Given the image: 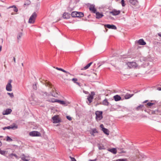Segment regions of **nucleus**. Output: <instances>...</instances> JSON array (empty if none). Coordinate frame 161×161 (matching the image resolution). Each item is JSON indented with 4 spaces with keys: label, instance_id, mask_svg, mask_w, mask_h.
Instances as JSON below:
<instances>
[{
    "label": "nucleus",
    "instance_id": "423d86ee",
    "mask_svg": "<svg viewBox=\"0 0 161 161\" xmlns=\"http://www.w3.org/2000/svg\"><path fill=\"white\" fill-rule=\"evenodd\" d=\"M94 95V92H91V94H90L88 97L87 99H88L89 103H90L92 102V100L93 98V96Z\"/></svg>",
    "mask_w": 161,
    "mask_h": 161
},
{
    "label": "nucleus",
    "instance_id": "e433bc0d",
    "mask_svg": "<svg viewBox=\"0 0 161 161\" xmlns=\"http://www.w3.org/2000/svg\"><path fill=\"white\" fill-rule=\"evenodd\" d=\"M33 88L35 90H36L37 89L36 83L35 84L33 85Z\"/></svg>",
    "mask_w": 161,
    "mask_h": 161
},
{
    "label": "nucleus",
    "instance_id": "412c9836",
    "mask_svg": "<svg viewBox=\"0 0 161 161\" xmlns=\"http://www.w3.org/2000/svg\"><path fill=\"white\" fill-rule=\"evenodd\" d=\"M102 131L103 132L107 135H108L109 134V131L108 129H106L105 128H103V129H102Z\"/></svg>",
    "mask_w": 161,
    "mask_h": 161
},
{
    "label": "nucleus",
    "instance_id": "9b49d317",
    "mask_svg": "<svg viewBox=\"0 0 161 161\" xmlns=\"http://www.w3.org/2000/svg\"><path fill=\"white\" fill-rule=\"evenodd\" d=\"M21 158L23 161H28L30 160V157L29 156H25L24 154L21 155Z\"/></svg>",
    "mask_w": 161,
    "mask_h": 161
},
{
    "label": "nucleus",
    "instance_id": "0e129e2a",
    "mask_svg": "<svg viewBox=\"0 0 161 161\" xmlns=\"http://www.w3.org/2000/svg\"><path fill=\"white\" fill-rule=\"evenodd\" d=\"M1 16V14H0V17Z\"/></svg>",
    "mask_w": 161,
    "mask_h": 161
},
{
    "label": "nucleus",
    "instance_id": "680f3d73",
    "mask_svg": "<svg viewBox=\"0 0 161 161\" xmlns=\"http://www.w3.org/2000/svg\"><path fill=\"white\" fill-rule=\"evenodd\" d=\"M77 84L79 85V82H76V83Z\"/></svg>",
    "mask_w": 161,
    "mask_h": 161
},
{
    "label": "nucleus",
    "instance_id": "473e14b6",
    "mask_svg": "<svg viewBox=\"0 0 161 161\" xmlns=\"http://www.w3.org/2000/svg\"><path fill=\"white\" fill-rule=\"evenodd\" d=\"M14 156L15 157V158L17 159H19V158L18 156L15 154L11 153L9 155V157L11 158L12 157V156Z\"/></svg>",
    "mask_w": 161,
    "mask_h": 161
},
{
    "label": "nucleus",
    "instance_id": "37998d69",
    "mask_svg": "<svg viewBox=\"0 0 161 161\" xmlns=\"http://www.w3.org/2000/svg\"><path fill=\"white\" fill-rule=\"evenodd\" d=\"M158 110H156L154 111H153L152 112V114H158Z\"/></svg>",
    "mask_w": 161,
    "mask_h": 161
},
{
    "label": "nucleus",
    "instance_id": "cd10ccee",
    "mask_svg": "<svg viewBox=\"0 0 161 161\" xmlns=\"http://www.w3.org/2000/svg\"><path fill=\"white\" fill-rule=\"evenodd\" d=\"M14 8V11L15 12H17L18 11V9L15 5H13L11 6H10L8 8Z\"/></svg>",
    "mask_w": 161,
    "mask_h": 161
},
{
    "label": "nucleus",
    "instance_id": "bb28decb",
    "mask_svg": "<svg viewBox=\"0 0 161 161\" xmlns=\"http://www.w3.org/2000/svg\"><path fill=\"white\" fill-rule=\"evenodd\" d=\"M71 15L73 17H77V12H73L71 14Z\"/></svg>",
    "mask_w": 161,
    "mask_h": 161
},
{
    "label": "nucleus",
    "instance_id": "79ce46f5",
    "mask_svg": "<svg viewBox=\"0 0 161 161\" xmlns=\"http://www.w3.org/2000/svg\"><path fill=\"white\" fill-rule=\"evenodd\" d=\"M51 85L52 84L49 82H46L45 83V85L46 86H51Z\"/></svg>",
    "mask_w": 161,
    "mask_h": 161
},
{
    "label": "nucleus",
    "instance_id": "c03bdc74",
    "mask_svg": "<svg viewBox=\"0 0 161 161\" xmlns=\"http://www.w3.org/2000/svg\"><path fill=\"white\" fill-rule=\"evenodd\" d=\"M72 80L75 83H76V81L77 80V79L76 78H74L72 79Z\"/></svg>",
    "mask_w": 161,
    "mask_h": 161
},
{
    "label": "nucleus",
    "instance_id": "f257e3e1",
    "mask_svg": "<svg viewBox=\"0 0 161 161\" xmlns=\"http://www.w3.org/2000/svg\"><path fill=\"white\" fill-rule=\"evenodd\" d=\"M103 112L102 111H97L95 112L96 119L97 121L100 120L103 118Z\"/></svg>",
    "mask_w": 161,
    "mask_h": 161
},
{
    "label": "nucleus",
    "instance_id": "4d7b16f0",
    "mask_svg": "<svg viewBox=\"0 0 161 161\" xmlns=\"http://www.w3.org/2000/svg\"><path fill=\"white\" fill-rule=\"evenodd\" d=\"M158 34L159 36L161 37V33H158Z\"/></svg>",
    "mask_w": 161,
    "mask_h": 161
},
{
    "label": "nucleus",
    "instance_id": "c9c22d12",
    "mask_svg": "<svg viewBox=\"0 0 161 161\" xmlns=\"http://www.w3.org/2000/svg\"><path fill=\"white\" fill-rule=\"evenodd\" d=\"M154 104L153 103L149 102L147 103L146 105L148 107H150L152 106Z\"/></svg>",
    "mask_w": 161,
    "mask_h": 161
},
{
    "label": "nucleus",
    "instance_id": "58836bf2",
    "mask_svg": "<svg viewBox=\"0 0 161 161\" xmlns=\"http://www.w3.org/2000/svg\"><path fill=\"white\" fill-rule=\"evenodd\" d=\"M66 73V75L67 77H69L70 76H72V75L68 71L67 73Z\"/></svg>",
    "mask_w": 161,
    "mask_h": 161
},
{
    "label": "nucleus",
    "instance_id": "09e8293b",
    "mask_svg": "<svg viewBox=\"0 0 161 161\" xmlns=\"http://www.w3.org/2000/svg\"><path fill=\"white\" fill-rule=\"evenodd\" d=\"M61 71L65 73H67V71L64 70V69H61Z\"/></svg>",
    "mask_w": 161,
    "mask_h": 161
},
{
    "label": "nucleus",
    "instance_id": "aec40b11",
    "mask_svg": "<svg viewBox=\"0 0 161 161\" xmlns=\"http://www.w3.org/2000/svg\"><path fill=\"white\" fill-rule=\"evenodd\" d=\"M102 104L106 106H108L109 104V103L107 99H105L102 102Z\"/></svg>",
    "mask_w": 161,
    "mask_h": 161
},
{
    "label": "nucleus",
    "instance_id": "1a4fd4ad",
    "mask_svg": "<svg viewBox=\"0 0 161 161\" xmlns=\"http://www.w3.org/2000/svg\"><path fill=\"white\" fill-rule=\"evenodd\" d=\"M105 28H107L110 29H112L114 30H116L117 29L116 27L114 25L107 24L104 25Z\"/></svg>",
    "mask_w": 161,
    "mask_h": 161
},
{
    "label": "nucleus",
    "instance_id": "4468645a",
    "mask_svg": "<svg viewBox=\"0 0 161 161\" xmlns=\"http://www.w3.org/2000/svg\"><path fill=\"white\" fill-rule=\"evenodd\" d=\"M96 18L97 19H100L102 18L103 16V15L102 13H100L99 12H96Z\"/></svg>",
    "mask_w": 161,
    "mask_h": 161
},
{
    "label": "nucleus",
    "instance_id": "39448f33",
    "mask_svg": "<svg viewBox=\"0 0 161 161\" xmlns=\"http://www.w3.org/2000/svg\"><path fill=\"white\" fill-rule=\"evenodd\" d=\"M18 128V126L15 124H13L12 125H11L7 127H5L3 128V129L5 130L6 129H11L13 130H15L17 129Z\"/></svg>",
    "mask_w": 161,
    "mask_h": 161
},
{
    "label": "nucleus",
    "instance_id": "6e6552de",
    "mask_svg": "<svg viewBox=\"0 0 161 161\" xmlns=\"http://www.w3.org/2000/svg\"><path fill=\"white\" fill-rule=\"evenodd\" d=\"M120 13V10H117L116 9H113L112 11L109 12V13L112 14L113 15H118Z\"/></svg>",
    "mask_w": 161,
    "mask_h": 161
},
{
    "label": "nucleus",
    "instance_id": "49530a36",
    "mask_svg": "<svg viewBox=\"0 0 161 161\" xmlns=\"http://www.w3.org/2000/svg\"><path fill=\"white\" fill-rule=\"evenodd\" d=\"M116 161H126L125 160L122 159H118L116 160Z\"/></svg>",
    "mask_w": 161,
    "mask_h": 161
},
{
    "label": "nucleus",
    "instance_id": "2eb2a0df",
    "mask_svg": "<svg viewBox=\"0 0 161 161\" xmlns=\"http://www.w3.org/2000/svg\"><path fill=\"white\" fill-rule=\"evenodd\" d=\"M129 1L130 3L133 5H136L138 3L137 0H129Z\"/></svg>",
    "mask_w": 161,
    "mask_h": 161
},
{
    "label": "nucleus",
    "instance_id": "f3484780",
    "mask_svg": "<svg viewBox=\"0 0 161 161\" xmlns=\"http://www.w3.org/2000/svg\"><path fill=\"white\" fill-rule=\"evenodd\" d=\"M138 43L139 44L142 45H144L146 44V43L145 42L143 39H140L138 41Z\"/></svg>",
    "mask_w": 161,
    "mask_h": 161
},
{
    "label": "nucleus",
    "instance_id": "ddd939ff",
    "mask_svg": "<svg viewBox=\"0 0 161 161\" xmlns=\"http://www.w3.org/2000/svg\"><path fill=\"white\" fill-rule=\"evenodd\" d=\"M63 17L64 19H68L70 17V14L68 13L65 12L63 14Z\"/></svg>",
    "mask_w": 161,
    "mask_h": 161
},
{
    "label": "nucleus",
    "instance_id": "c85d7f7f",
    "mask_svg": "<svg viewBox=\"0 0 161 161\" xmlns=\"http://www.w3.org/2000/svg\"><path fill=\"white\" fill-rule=\"evenodd\" d=\"M133 94H126L125 96V99H128L133 96Z\"/></svg>",
    "mask_w": 161,
    "mask_h": 161
},
{
    "label": "nucleus",
    "instance_id": "ea45409f",
    "mask_svg": "<svg viewBox=\"0 0 161 161\" xmlns=\"http://www.w3.org/2000/svg\"><path fill=\"white\" fill-rule=\"evenodd\" d=\"M7 93L9 95L11 98H13L14 97V96L13 93L8 92Z\"/></svg>",
    "mask_w": 161,
    "mask_h": 161
},
{
    "label": "nucleus",
    "instance_id": "8fccbe9b",
    "mask_svg": "<svg viewBox=\"0 0 161 161\" xmlns=\"http://www.w3.org/2000/svg\"><path fill=\"white\" fill-rule=\"evenodd\" d=\"M56 69H57L58 70H60V71H61V69H62V68H58V67H56Z\"/></svg>",
    "mask_w": 161,
    "mask_h": 161
},
{
    "label": "nucleus",
    "instance_id": "2f4dec72",
    "mask_svg": "<svg viewBox=\"0 0 161 161\" xmlns=\"http://www.w3.org/2000/svg\"><path fill=\"white\" fill-rule=\"evenodd\" d=\"M31 3V2L29 0H27L25 1V3L24 4V7H25V6H28L30 5Z\"/></svg>",
    "mask_w": 161,
    "mask_h": 161
},
{
    "label": "nucleus",
    "instance_id": "20e7f679",
    "mask_svg": "<svg viewBox=\"0 0 161 161\" xmlns=\"http://www.w3.org/2000/svg\"><path fill=\"white\" fill-rule=\"evenodd\" d=\"M29 135L31 136H40L41 134L37 131H33L29 133Z\"/></svg>",
    "mask_w": 161,
    "mask_h": 161
},
{
    "label": "nucleus",
    "instance_id": "b1692460",
    "mask_svg": "<svg viewBox=\"0 0 161 161\" xmlns=\"http://www.w3.org/2000/svg\"><path fill=\"white\" fill-rule=\"evenodd\" d=\"M108 151L114 154H116L117 153V150L115 148H112L109 150Z\"/></svg>",
    "mask_w": 161,
    "mask_h": 161
},
{
    "label": "nucleus",
    "instance_id": "13d9d810",
    "mask_svg": "<svg viewBox=\"0 0 161 161\" xmlns=\"http://www.w3.org/2000/svg\"><path fill=\"white\" fill-rule=\"evenodd\" d=\"M13 60L14 63H15V58L14 57L13 58Z\"/></svg>",
    "mask_w": 161,
    "mask_h": 161
},
{
    "label": "nucleus",
    "instance_id": "9d476101",
    "mask_svg": "<svg viewBox=\"0 0 161 161\" xmlns=\"http://www.w3.org/2000/svg\"><path fill=\"white\" fill-rule=\"evenodd\" d=\"M52 119L53 121V123H59L60 122V120L58 118V116L57 115H55L53 116Z\"/></svg>",
    "mask_w": 161,
    "mask_h": 161
},
{
    "label": "nucleus",
    "instance_id": "f8f14e48",
    "mask_svg": "<svg viewBox=\"0 0 161 161\" xmlns=\"http://www.w3.org/2000/svg\"><path fill=\"white\" fill-rule=\"evenodd\" d=\"M90 11H91L93 13H95L96 12L97 10L95 8V6L94 5H91L89 8Z\"/></svg>",
    "mask_w": 161,
    "mask_h": 161
},
{
    "label": "nucleus",
    "instance_id": "4c0bfd02",
    "mask_svg": "<svg viewBox=\"0 0 161 161\" xmlns=\"http://www.w3.org/2000/svg\"><path fill=\"white\" fill-rule=\"evenodd\" d=\"M6 140L7 141L9 142L12 141L13 140L12 139L8 136H7Z\"/></svg>",
    "mask_w": 161,
    "mask_h": 161
},
{
    "label": "nucleus",
    "instance_id": "6ab92c4d",
    "mask_svg": "<svg viewBox=\"0 0 161 161\" xmlns=\"http://www.w3.org/2000/svg\"><path fill=\"white\" fill-rule=\"evenodd\" d=\"M12 111V110L10 109H6L5 111V113H3V114L7 115L8 114L11 113Z\"/></svg>",
    "mask_w": 161,
    "mask_h": 161
},
{
    "label": "nucleus",
    "instance_id": "338daca9",
    "mask_svg": "<svg viewBox=\"0 0 161 161\" xmlns=\"http://www.w3.org/2000/svg\"><path fill=\"white\" fill-rule=\"evenodd\" d=\"M100 66H101V65H99V67H100Z\"/></svg>",
    "mask_w": 161,
    "mask_h": 161
},
{
    "label": "nucleus",
    "instance_id": "6e6d98bb",
    "mask_svg": "<svg viewBox=\"0 0 161 161\" xmlns=\"http://www.w3.org/2000/svg\"><path fill=\"white\" fill-rule=\"evenodd\" d=\"M158 90L159 91H161V87H158Z\"/></svg>",
    "mask_w": 161,
    "mask_h": 161
},
{
    "label": "nucleus",
    "instance_id": "7ed1b4c3",
    "mask_svg": "<svg viewBox=\"0 0 161 161\" xmlns=\"http://www.w3.org/2000/svg\"><path fill=\"white\" fill-rule=\"evenodd\" d=\"M37 16V14L35 12L33 13L30 17L28 22L29 23L33 24L35 22V20Z\"/></svg>",
    "mask_w": 161,
    "mask_h": 161
},
{
    "label": "nucleus",
    "instance_id": "603ef678",
    "mask_svg": "<svg viewBox=\"0 0 161 161\" xmlns=\"http://www.w3.org/2000/svg\"><path fill=\"white\" fill-rule=\"evenodd\" d=\"M100 127L102 128V129H103V128H104L103 127V124H101L100 125Z\"/></svg>",
    "mask_w": 161,
    "mask_h": 161
},
{
    "label": "nucleus",
    "instance_id": "a878e982",
    "mask_svg": "<svg viewBox=\"0 0 161 161\" xmlns=\"http://www.w3.org/2000/svg\"><path fill=\"white\" fill-rule=\"evenodd\" d=\"M92 62H91L89 63V64H88L86 66H85L82 69H88L89 67L92 64Z\"/></svg>",
    "mask_w": 161,
    "mask_h": 161
},
{
    "label": "nucleus",
    "instance_id": "774afa93",
    "mask_svg": "<svg viewBox=\"0 0 161 161\" xmlns=\"http://www.w3.org/2000/svg\"><path fill=\"white\" fill-rule=\"evenodd\" d=\"M2 137V136H0V137Z\"/></svg>",
    "mask_w": 161,
    "mask_h": 161
},
{
    "label": "nucleus",
    "instance_id": "5701e85b",
    "mask_svg": "<svg viewBox=\"0 0 161 161\" xmlns=\"http://www.w3.org/2000/svg\"><path fill=\"white\" fill-rule=\"evenodd\" d=\"M98 132L97 130L96 129H93L92 130V132H91V134L93 135V136H95L94 134L96 133H97Z\"/></svg>",
    "mask_w": 161,
    "mask_h": 161
},
{
    "label": "nucleus",
    "instance_id": "7c9ffc66",
    "mask_svg": "<svg viewBox=\"0 0 161 161\" xmlns=\"http://www.w3.org/2000/svg\"><path fill=\"white\" fill-rule=\"evenodd\" d=\"M144 105H140L136 108V109L137 110H139L142 109Z\"/></svg>",
    "mask_w": 161,
    "mask_h": 161
},
{
    "label": "nucleus",
    "instance_id": "69168bd1",
    "mask_svg": "<svg viewBox=\"0 0 161 161\" xmlns=\"http://www.w3.org/2000/svg\"><path fill=\"white\" fill-rule=\"evenodd\" d=\"M123 58H126V57H123Z\"/></svg>",
    "mask_w": 161,
    "mask_h": 161
},
{
    "label": "nucleus",
    "instance_id": "f03ea898",
    "mask_svg": "<svg viewBox=\"0 0 161 161\" xmlns=\"http://www.w3.org/2000/svg\"><path fill=\"white\" fill-rule=\"evenodd\" d=\"M126 65L130 69L137 68L138 66V64L135 62H128L126 63Z\"/></svg>",
    "mask_w": 161,
    "mask_h": 161
},
{
    "label": "nucleus",
    "instance_id": "a19ab883",
    "mask_svg": "<svg viewBox=\"0 0 161 161\" xmlns=\"http://www.w3.org/2000/svg\"><path fill=\"white\" fill-rule=\"evenodd\" d=\"M121 3L123 7H124L125 5L124 0H121Z\"/></svg>",
    "mask_w": 161,
    "mask_h": 161
},
{
    "label": "nucleus",
    "instance_id": "864d4df0",
    "mask_svg": "<svg viewBox=\"0 0 161 161\" xmlns=\"http://www.w3.org/2000/svg\"><path fill=\"white\" fill-rule=\"evenodd\" d=\"M96 160H97L96 159H95L93 160L90 159L89 161H96Z\"/></svg>",
    "mask_w": 161,
    "mask_h": 161
},
{
    "label": "nucleus",
    "instance_id": "5fc2aeb1",
    "mask_svg": "<svg viewBox=\"0 0 161 161\" xmlns=\"http://www.w3.org/2000/svg\"><path fill=\"white\" fill-rule=\"evenodd\" d=\"M148 100H145V101H144L143 102V103H147V102H148Z\"/></svg>",
    "mask_w": 161,
    "mask_h": 161
},
{
    "label": "nucleus",
    "instance_id": "0eeeda50",
    "mask_svg": "<svg viewBox=\"0 0 161 161\" xmlns=\"http://www.w3.org/2000/svg\"><path fill=\"white\" fill-rule=\"evenodd\" d=\"M11 82L12 80H9L8 82L6 85V89L7 91H12V85L11 84Z\"/></svg>",
    "mask_w": 161,
    "mask_h": 161
},
{
    "label": "nucleus",
    "instance_id": "e2e57ef3",
    "mask_svg": "<svg viewBox=\"0 0 161 161\" xmlns=\"http://www.w3.org/2000/svg\"><path fill=\"white\" fill-rule=\"evenodd\" d=\"M22 66H23V63H22Z\"/></svg>",
    "mask_w": 161,
    "mask_h": 161
},
{
    "label": "nucleus",
    "instance_id": "72a5a7b5",
    "mask_svg": "<svg viewBox=\"0 0 161 161\" xmlns=\"http://www.w3.org/2000/svg\"><path fill=\"white\" fill-rule=\"evenodd\" d=\"M22 36V33L21 32L19 33L17 36V38L18 40H19V39L21 38Z\"/></svg>",
    "mask_w": 161,
    "mask_h": 161
},
{
    "label": "nucleus",
    "instance_id": "052dcab7",
    "mask_svg": "<svg viewBox=\"0 0 161 161\" xmlns=\"http://www.w3.org/2000/svg\"><path fill=\"white\" fill-rule=\"evenodd\" d=\"M2 145V143L0 141V147Z\"/></svg>",
    "mask_w": 161,
    "mask_h": 161
},
{
    "label": "nucleus",
    "instance_id": "a211bd4d",
    "mask_svg": "<svg viewBox=\"0 0 161 161\" xmlns=\"http://www.w3.org/2000/svg\"><path fill=\"white\" fill-rule=\"evenodd\" d=\"M97 147L99 150H105L106 149L105 147H104L103 145L102 144H97Z\"/></svg>",
    "mask_w": 161,
    "mask_h": 161
},
{
    "label": "nucleus",
    "instance_id": "bf43d9fd",
    "mask_svg": "<svg viewBox=\"0 0 161 161\" xmlns=\"http://www.w3.org/2000/svg\"><path fill=\"white\" fill-rule=\"evenodd\" d=\"M2 48V46H0V52H1Z\"/></svg>",
    "mask_w": 161,
    "mask_h": 161
},
{
    "label": "nucleus",
    "instance_id": "f704fd0d",
    "mask_svg": "<svg viewBox=\"0 0 161 161\" xmlns=\"http://www.w3.org/2000/svg\"><path fill=\"white\" fill-rule=\"evenodd\" d=\"M6 153V152L3 151L0 149V154L2 155H5Z\"/></svg>",
    "mask_w": 161,
    "mask_h": 161
},
{
    "label": "nucleus",
    "instance_id": "de8ad7c7",
    "mask_svg": "<svg viewBox=\"0 0 161 161\" xmlns=\"http://www.w3.org/2000/svg\"><path fill=\"white\" fill-rule=\"evenodd\" d=\"M70 158L71 161H76V160L74 158L70 157Z\"/></svg>",
    "mask_w": 161,
    "mask_h": 161
},
{
    "label": "nucleus",
    "instance_id": "a18cd8bd",
    "mask_svg": "<svg viewBox=\"0 0 161 161\" xmlns=\"http://www.w3.org/2000/svg\"><path fill=\"white\" fill-rule=\"evenodd\" d=\"M66 117L67 118L69 121H70L72 120L71 117L69 116H67Z\"/></svg>",
    "mask_w": 161,
    "mask_h": 161
},
{
    "label": "nucleus",
    "instance_id": "3c124183",
    "mask_svg": "<svg viewBox=\"0 0 161 161\" xmlns=\"http://www.w3.org/2000/svg\"><path fill=\"white\" fill-rule=\"evenodd\" d=\"M64 80H71V79L69 78H66V79H64Z\"/></svg>",
    "mask_w": 161,
    "mask_h": 161
},
{
    "label": "nucleus",
    "instance_id": "c756f323",
    "mask_svg": "<svg viewBox=\"0 0 161 161\" xmlns=\"http://www.w3.org/2000/svg\"><path fill=\"white\" fill-rule=\"evenodd\" d=\"M58 100V99H55L54 98H52L51 99H49L48 101L49 102H51L52 103H55V102L57 103Z\"/></svg>",
    "mask_w": 161,
    "mask_h": 161
},
{
    "label": "nucleus",
    "instance_id": "dca6fc26",
    "mask_svg": "<svg viewBox=\"0 0 161 161\" xmlns=\"http://www.w3.org/2000/svg\"><path fill=\"white\" fill-rule=\"evenodd\" d=\"M114 98L115 101H118L121 99V97L119 95H116L114 96Z\"/></svg>",
    "mask_w": 161,
    "mask_h": 161
},
{
    "label": "nucleus",
    "instance_id": "4be33fe9",
    "mask_svg": "<svg viewBox=\"0 0 161 161\" xmlns=\"http://www.w3.org/2000/svg\"><path fill=\"white\" fill-rule=\"evenodd\" d=\"M57 103H58L60 104L64 105H66V103L65 102L63 101H61L60 100H58Z\"/></svg>",
    "mask_w": 161,
    "mask_h": 161
},
{
    "label": "nucleus",
    "instance_id": "393cba45",
    "mask_svg": "<svg viewBox=\"0 0 161 161\" xmlns=\"http://www.w3.org/2000/svg\"><path fill=\"white\" fill-rule=\"evenodd\" d=\"M83 16L84 14L82 13L77 12V17H82Z\"/></svg>",
    "mask_w": 161,
    "mask_h": 161
}]
</instances>
